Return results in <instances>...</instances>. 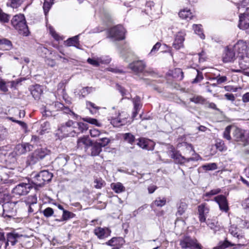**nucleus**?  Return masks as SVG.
<instances>
[{
  "instance_id": "a18cd8bd",
  "label": "nucleus",
  "mask_w": 249,
  "mask_h": 249,
  "mask_svg": "<svg viewBox=\"0 0 249 249\" xmlns=\"http://www.w3.org/2000/svg\"><path fill=\"white\" fill-rule=\"evenodd\" d=\"M140 102L141 99L139 96H136L133 99L134 110H140L141 107Z\"/></svg>"
},
{
  "instance_id": "c756f323",
  "label": "nucleus",
  "mask_w": 249,
  "mask_h": 249,
  "mask_svg": "<svg viewBox=\"0 0 249 249\" xmlns=\"http://www.w3.org/2000/svg\"><path fill=\"white\" fill-rule=\"evenodd\" d=\"M75 216V214L73 213H72L69 212L67 210H64V212H63V214L62 216V218L60 219H55L56 221H67L68 219L70 218H72L74 217Z\"/></svg>"
},
{
  "instance_id": "680f3d73",
  "label": "nucleus",
  "mask_w": 249,
  "mask_h": 249,
  "mask_svg": "<svg viewBox=\"0 0 249 249\" xmlns=\"http://www.w3.org/2000/svg\"><path fill=\"white\" fill-rule=\"evenodd\" d=\"M8 119H9L10 120L12 121V122H15V123H17L18 124L23 128H27V125H26V124L24 122L16 120H15L13 117H8Z\"/></svg>"
},
{
  "instance_id": "c03bdc74",
  "label": "nucleus",
  "mask_w": 249,
  "mask_h": 249,
  "mask_svg": "<svg viewBox=\"0 0 249 249\" xmlns=\"http://www.w3.org/2000/svg\"><path fill=\"white\" fill-rule=\"evenodd\" d=\"M42 213L45 217L49 218L53 215L54 211L52 208L47 207L45 209Z\"/></svg>"
},
{
  "instance_id": "c85d7f7f",
  "label": "nucleus",
  "mask_w": 249,
  "mask_h": 249,
  "mask_svg": "<svg viewBox=\"0 0 249 249\" xmlns=\"http://www.w3.org/2000/svg\"><path fill=\"white\" fill-rule=\"evenodd\" d=\"M42 93V89L40 86L35 85L31 90V94L35 99H37Z\"/></svg>"
},
{
  "instance_id": "79ce46f5",
  "label": "nucleus",
  "mask_w": 249,
  "mask_h": 249,
  "mask_svg": "<svg viewBox=\"0 0 249 249\" xmlns=\"http://www.w3.org/2000/svg\"><path fill=\"white\" fill-rule=\"evenodd\" d=\"M123 238L121 237H113L110 240L106 242V244L110 246H117L120 240H122Z\"/></svg>"
},
{
  "instance_id": "bb28decb",
  "label": "nucleus",
  "mask_w": 249,
  "mask_h": 249,
  "mask_svg": "<svg viewBox=\"0 0 249 249\" xmlns=\"http://www.w3.org/2000/svg\"><path fill=\"white\" fill-rule=\"evenodd\" d=\"M79 35L68 39L65 42V45L67 46H73L77 47V45L79 44Z\"/></svg>"
},
{
  "instance_id": "f8f14e48",
  "label": "nucleus",
  "mask_w": 249,
  "mask_h": 249,
  "mask_svg": "<svg viewBox=\"0 0 249 249\" xmlns=\"http://www.w3.org/2000/svg\"><path fill=\"white\" fill-rule=\"evenodd\" d=\"M248 17L249 14L247 13L240 14L238 26L240 29L245 30L246 33L249 35V23L247 22Z\"/></svg>"
},
{
  "instance_id": "423d86ee",
  "label": "nucleus",
  "mask_w": 249,
  "mask_h": 249,
  "mask_svg": "<svg viewBox=\"0 0 249 249\" xmlns=\"http://www.w3.org/2000/svg\"><path fill=\"white\" fill-rule=\"evenodd\" d=\"M74 128V122L70 120L58 128V134H62V136L64 137L69 136H74V134L76 133V131Z\"/></svg>"
},
{
  "instance_id": "6e6552de",
  "label": "nucleus",
  "mask_w": 249,
  "mask_h": 249,
  "mask_svg": "<svg viewBox=\"0 0 249 249\" xmlns=\"http://www.w3.org/2000/svg\"><path fill=\"white\" fill-rule=\"evenodd\" d=\"M125 30L122 25H117L111 28L109 31V37L116 40L124 38Z\"/></svg>"
},
{
  "instance_id": "5701e85b",
  "label": "nucleus",
  "mask_w": 249,
  "mask_h": 249,
  "mask_svg": "<svg viewBox=\"0 0 249 249\" xmlns=\"http://www.w3.org/2000/svg\"><path fill=\"white\" fill-rule=\"evenodd\" d=\"M239 227L238 228L236 226L231 225L229 229V232L234 237L239 239L242 238L244 237V232Z\"/></svg>"
},
{
  "instance_id": "f704fd0d",
  "label": "nucleus",
  "mask_w": 249,
  "mask_h": 249,
  "mask_svg": "<svg viewBox=\"0 0 249 249\" xmlns=\"http://www.w3.org/2000/svg\"><path fill=\"white\" fill-rule=\"evenodd\" d=\"M193 29L195 33L197 34L201 39L205 38V36L203 33L202 29L200 24H194L193 25Z\"/></svg>"
},
{
  "instance_id": "7ed1b4c3",
  "label": "nucleus",
  "mask_w": 249,
  "mask_h": 249,
  "mask_svg": "<svg viewBox=\"0 0 249 249\" xmlns=\"http://www.w3.org/2000/svg\"><path fill=\"white\" fill-rule=\"evenodd\" d=\"M169 154L170 157L174 160L176 163L180 164H185L191 161H197L200 159L199 155H196L195 157L186 158L185 156H182L179 152L175 150L174 149H172V150L170 151Z\"/></svg>"
},
{
  "instance_id": "4be33fe9",
  "label": "nucleus",
  "mask_w": 249,
  "mask_h": 249,
  "mask_svg": "<svg viewBox=\"0 0 249 249\" xmlns=\"http://www.w3.org/2000/svg\"><path fill=\"white\" fill-rule=\"evenodd\" d=\"M91 144V141L87 137L80 138L77 140V146L81 149H87Z\"/></svg>"
},
{
  "instance_id": "864d4df0",
  "label": "nucleus",
  "mask_w": 249,
  "mask_h": 249,
  "mask_svg": "<svg viewBox=\"0 0 249 249\" xmlns=\"http://www.w3.org/2000/svg\"><path fill=\"white\" fill-rule=\"evenodd\" d=\"M190 101L196 104H203L205 101V99L201 96H196L190 98Z\"/></svg>"
},
{
  "instance_id": "13d9d810",
  "label": "nucleus",
  "mask_w": 249,
  "mask_h": 249,
  "mask_svg": "<svg viewBox=\"0 0 249 249\" xmlns=\"http://www.w3.org/2000/svg\"><path fill=\"white\" fill-rule=\"evenodd\" d=\"M196 71H197V76L195 78V79H194V80H193V83H198V82L201 81L203 79V76L202 72L199 71L198 70H197Z\"/></svg>"
},
{
  "instance_id": "9b49d317",
  "label": "nucleus",
  "mask_w": 249,
  "mask_h": 249,
  "mask_svg": "<svg viewBox=\"0 0 249 249\" xmlns=\"http://www.w3.org/2000/svg\"><path fill=\"white\" fill-rule=\"evenodd\" d=\"M23 236V234L19 233L17 231L8 233L7 234V242L5 243V248L10 244L12 246H14L18 241L21 237Z\"/></svg>"
},
{
  "instance_id": "1a4fd4ad",
  "label": "nucleus",
  "mask_w": 249,
  "mask_h": 249,
  "mask_svg": "<svg viewBox=\"0 0 249 249\" xmlns=\"http://www.w3.org/2000/svg\"><path fill=\"white\" fill-rule=\"evenodd\" d=\"M33 188L30 183H21L17 185L13 190L14 194L18 196L27 195Z\"/></svg>"
},
{
  "instance_id": "473e14b6",
  "label": "nucleus",
  "mask_w": 249,
  "mask_h": 249,
  "mask_svg": "<svg viewBox=\"0 0 249 249\" xmlns=\"http://www.w3.org/2000/svg\"><path fill=\"white\" fill-rule=\"evenodd\" d=\"M187 208V204L185 202H180L178 204V211L176 215L178 216L182 215L185 212Z\"/></svg>"
},
{
  "instance_id": "de8ad7c7",
  "label": "nucleus",
  "mask_w": 249,
  "mask_h": 249,
  "mask_svg": "<svg viewBox=\"0 0 249 249\" xmlns=\"http://www.w3.org/2000/svg\"><path fill=\"white\" fill-rule=\"evenodd\" d=\"M166 202V200L165 198L162 199L158 198L153 202L152 205H155L158 207H162L165 205Z\"/></svg>"
},
{
  "instance_id": "f257e3e1",
  "label": "nucleus",
  "mask_w": 249,
  "mask_h": 249,
  "mask_svg": "<svg viewBox=\"0 0 249 249\" xmlns=\"http://www.w3.org/2000/svg\"><path fill=\"white\" fill-rule=\"evenodd\" d=\"M233 51L240 59L239 65L241 70H246L249 67V55L247 52L249 50V42L240 40L233 46Z\"/></svg>"
},
{
  "instance_id": "2f4dec72",
  "label": "nucleus",
  "mask_w": 249,
  "mask_h": 249,
  "mask_svg": "<svg viewBox=\"0 0 249 249\" xmlns=\"http://www.w3.org/2000/svg\"><path fill=\"white\" fill-rule=\"evenodd\" d=\"M74 127L75 128H78L79 132H76L77 133L81 132L83 133L85 131H86L88 129V125L87 124L80 122V123H74Z\"/></svg>"
},
{
  "instance_id": "dca6fc26",
  "label": "nucleus",
  "mask_w": 249,
  "mask_h": 249,
  "mask_svg": "<svg viewBox=\"0 0 249 249\" xmlns=\"http://www.w3.org/2000/svg\"><path fill=\"white\" fill-rule=\"evenodd\" d=\"M214 200L218 204L220 209L225 212L229 210L227 200L223 195H219L214 197Z\"/></svg>"
},
{
  "instance_id": "e2e57ef3",
  "label": "nucleus",
  "mask_w": 249,
  "mask_h": 249,
  "mask_svg": "<svg viewBox=\"0 0 249 249\" xmlns=\"http://www.w3.org/2000/svg\"><path fill=\"white\" fill-rule=\"evenodd\" d=\"M7 196V194L0 189V204L3 202Z\"/></svg>"
},
{
  "instance_id": "4c0bfd02",
  "label": "nucleus",
  "mask_w": 249,
  "mask_h": 249,
  "mask_svg": "<svg viewBox=\"0 0 249 249\" xmlns=\"http://www.w3.org/2000/svg\"><path fill=\"white\" fill-rule=\"evenodd\" d=\"M38 53L41 56L46 57L48 53H51L49 50L43 46H40L37 49Z\"/></svg>"
},
{
  "instance_id": "0e129e2a",
  "label": "nucleus",
  "mask_w": 249,
  "mask_h": 249,
  "mask_svg": "<svg viewBox=\"0 0 249 249\" xmlns=\"http://www.w3.org/2000/svg\"><path fill=\"white\" fill-rule=\"evenodd\" d=\"M45 62L48 66L53 67L56 65V62L54 60L51 58H47L45 60Z\"/></svg>"
},
{
  "instance_id": "5fc2aeb1",
  "label": "nucleus",
  "mask_w": 249,
  "mask_h": 249,
  "mask_svg": "<svg viewBox=\"0 0 249 249\" xmlns=\"http://www.w3.org/2000/svg\"><path fill=\"white\" fill-rule=\"evenodd\" d=\"M231 128V125H229L227 126L224 131L223 133V137L224 138L228 140H230L231 139V137L230 136V132Z\"/></svg>"
},
{
  "instance_id": "cd10ccee",
  "label": "nucleus",
  "mask_w": 249,
  "mask_h": 249,
  "mask_svg": "<svg viewBox=\"0 0 249 249\" xmlns=\"http://www.w3.org/2000/svg\"><path fill=\"white\" fill-rule=\"evenodd\" d=\"M25 0H8L7 6L13 8H18L21 5Z\"/></svg>"
},
{
  "instance_id": "7c9ffc66",
  "label": "nucleus",
  "mask_w": 249,
  "mask_h": 249,
  "mask_svg": "<svg viewBox=\"0 0 249 249\" xmlns=\"http://www.w3.org/2000/svg\"><path fill=\"white\" fill-rule=\"evenodd\" d=\"M149 142H150L148 140H146L144 138H140L137 144L143 149L149 150L150 149L149 147Z\"/></svg>"
},
{
  "instance_id": "bf43d9fd",
  "label": "nucleus",
  "mask_w": 249,
  "mask_h": 249,
  "mask_svg": "<svg viewBox=\"0 0 249 249\" xmlns=\"http://www.w3.org/2000/svg\"><path fill=\"white\" fill-rule=\"evenodd\" d=\"M220 192H221L220 189H213V190H212L211 191H210V192L206 193L205 194V196L209 197V196H212L216 195V194L219 193Z\"/></svg>"
},
{
  "instance_id": "0eeeda50",
  "label": "nucleus",
  "mask_w": 249,
  "mask_h": 249,
  "mask_svg": "<svg viewBox=\"0 0 249 249\" xmlns=\"http://www.w3.org/2000/svg\"><path fill=\"white\" fill-rule=\"evenodd\" d=\"M182 249H202L201 245L197 243L196 239L186 236L180 241Z\"/></svg>"
},
{
  "instance_id": "338daca9",
  "label": "nucleus",
  "mask_w": 249,
  "mask_h": 249,
  "mask_svg": "<svg viewBox=\"0 0 249 249\" xmlns=\"http://www.w3.org/2000/svg\"><path fill=\"white\" fill-rule=\"evenodd\" d=\"M53 106L56 110H62V108H64V105L58 102H55Z\"/></svg>"
},
{
  "instance_id": "052dcab7",
  "label": "nucleus",
  "mask_w": 249,
  "mask_h": 249,
  "mask_svg": "<svg viewBox=\"0 0 249 249\" xmlns=\"http://www.w3.org/2000/svg\"><path fill=\"white\" fill-rule=\"evenodd\" d=\"M90 134L92 137H97L100 134V131L95 128L91 129L90 130Z\"/></svg>"
},
{
  "instance_id": "c9c22d12",
  "label": "nucleus",
  "mask_w": 249,
  "mask_h": 249,
  "mask_svg": "<svg viewBox=\"0 0 249 249\" xmlns=\"http://www.w3.org/2000/svg\"><path fill=\"white\" fill-rule=\"evenodd\" d=\"M123 136L124 140L130 144H132L135 140V136L130 133H124Z\"/></svg>"
},
{
  "instance_id": "20e7f679",
  "label": "nucleus",
  "mask_w": 249,
  "mask_h": 249,
  "mask_svg": "<svg viewBox=\"0 0 249 249\" xmlns=\"http://www.w3.org/2000/svg\"><path fill=\"white\" fill-rule=\"evenodd\" d=\"M129 68L137 75L147 76L152 75L154 72L152 70H145V64L142 61L134 62L129 65Z\"/></svg>"
},
{
  "instance_id": "69168bd1",
  "label": "nucleus",
  "mask_w": 249,
  "mask_h": 249,
  "mask_svg": "<svg viewBox=\"0 0 249 249\" xmlns=\"http://www.w3.org/2000/svg\"><path fill=\"white\" fill-rule=\"evenodd\" d=\"M0 89L4 92L8 91V88L6 86L5 83L1 80H0Z\"/></svg>"
},
{
  "instance_id": "603ef678",
  "label": "nucleus",
  "mask_w": 249,
  "mask_h": 249,
  "mask_svg": "<svg viewBox=\"0 0 249 249\" xmlns=\"http://www.w3.org/2000/svg\"><path fill=\"white\" fill-rule=\"evenodd\" d=\"M174 77L182 80L183 78V73L180 69H176L173 72Z\"/></svg>"
},
{
  "instance_id": "aec40b11",
  "label": "nucleus",
  "mask_w": 249,
  "mask_h": 249,
  "mask_svg": "<svg viewBox=\"0 0 249 249\" xmlns=\"http://www.w3.org/2000/svg\"><path fill=\"white\" fill-rule=\"evenodd\" d=\"M236 52L233 49L227 48L223 56V60L224 62H230L233 61L235 59Z\"/></svg>"
},
{
  "instance_id": "f03ea898",
  "label": "nucleus",
  "mask_w": 249,
  "mask_h": 249,
  "mask_svg": "<svg viewBox=\"0 0 249 249\" xmlns=\"http://www.w3.org/2000/svg\"><path fill=\"white\" fill-rule=\"evenodd\" d=\"M11 24L19 34L24 36H28L29 32L23 14H19L14 16L11 20Z\"/></svg>"
},
{
  "instance_id": "f3484780",
  "label": "nucleus",
  "mask_w": 249,
  "mask_h": 249,
  "mask_svg": "<svg viewBox=\"0 0 249 249\" xmlns=\"http://www.w3.org/2000/svg\"><path fill=\"white\" fill-rule=\"evenodd\" d=\"M110 58L107 57L106 58L104 57H98L96 58H88L87 60L88 62L94 66H98L101 64H108L110 62Z\"/></svg>"
},
{
  "instance_id": "4d7b16f0",
  "label": "nucleus",
  "mask_w": 249,
  "mask_h": 249,
  "mask_svg": "<svg viewBox=\"0 0 249 249\" xmlns=\"http://www.w3.org/2000/svg\"><path fill=\"white\" fill-rule=\"evenodd\" d=\"M213 79L216 80L217 83L218 84H220L223 83H224L227 80V78L226 76H220L219 74Z\"/></svg>"
},
{
  "instance_id": "09e8293b",
  "label": "nucleus",
  "mask_w": 249,
  "mask_h": 249,
  "mask_svg": "<svg viewBox=\"0 0 249 249\" xmlns=\"http://www.w3.org/2000/svg\"><path fill=\"white\" fill-rule=\"evenodd\" d=\"M202 168L205 170H214L217 168V166L215 163H211L203 165Z\"/></svg>"
},
{
  "instance_id": "e433bc0d",
  "label": "nucleus",
  "mask_w": 249,
  "mask_h": 249,
  "mask_svg": "<svg viewBox=\"0 0 249 249\" xmlns=\"http://www.w3.org/2000/svg\"><path fill=\"white\" fill-rule=\"evenodd\" d=\"M112 189L116 193H120L125 191V187L120 182L114 184L112 186Z\"/></svg>"
},
{
  "instance_id": "9d476101",
  "label": "nucleus",
  "mask_w": 249,
  "mask_h": 249,
  "mask_svg": "<svg viewBox=\"0 0 249 249\" xmlns=\"http://www.w3.org/2000/svg\"><path fill=\"white\" fill-rule=\"evenodd\" d=\"M232 136L235 141L241 142H243L244 145H246L247 134L245 130L235 127L233 130Z\"/></svg>"
},
{
  "instance_id": "6ab92c4d",
  "label": "nucleus",
  "mask_w": 249,
  "mask_h": 249,
  "mask_svg": "<svg viewBox=\"0 0 249 249\" xmlns=\"http://www.w3.org/2000/svg\"><path fill=\"white\" fill-rule=\"evenodd\" d=\"M183 153L187 157L186 158L195 157L196 155H199L196 153L192 144L187 143H184L183 144Z\"/></svg>"
},
{
  "instance_id": "393cba45",
  "label": "nucleus",
  "mask_w": 249,
  "mask_h": 249,
  "mask_svg": "<svg viewBox=\"0 0 249 249\" xmlns=\"http://www.w3.org/2000/svg\"><path fill=\"white\" fill-rule=\"evenodd\" d=\"M91 153L90 155L92 156H96L98 155L100 152L102 151V148L101 147L100 144L97 142H95L92 143L91 142V145H90Z\"/></svg>"
},
{
  "instance_id": "2eb2a0df",
  "label": "nucleus",
  "mask_w": 249,
  "mask_h": 249,
  "mask_svg": "<svg viewBox=\"0 0 249 249\" xmlns=\"http://www.w3.org/2000/svg\"><path fill=\"white\" fill-rule=\"evenodd\" d=\"M94 233L100 239H103L110 236L111 230L107 228L97 227L94 230Z\"/></svg>"
},
{
  "instance_id": "ea45409f",
  "label": "nucleus",
  "mask_w": 249,
  "mask_h": 249,
  "mask_svg": "<svg viewBox=\"0 0 249 249\" xmlns=\"http://www.w3.org/2000/svg\"><path fill=\"white\" fill-rule=\"evenodd\" d=\"M53 0H45L43 4V9L45 15L48 13L50 9L53 4Z\"/></svg>"
},
{
  "instance_id": "72a5a7b5",
  "label": "nucleus",
  "mask_w": 249,
  "mask_h": 249,
  "mask_svg": "<svg viewBox=\"0 0 249 249\" xmlns=\"http://www.w3.org/2000/svg\"><path fill=\"white\" fill-rule=\"evenodd\" d=\"M11 42L5 38L0 40V47L5 50H10L12 48Z\"/></svg>"
},
{
  "instance_id": "39448f33",
  "label": "nucleus",
  "mask_w": 249,
  "mask_h": 249,
  "mask_svg": "<svg viewBox=\"0 0 249 249\" xmlns=\"http://www.w3.org/2000/svg\"><path fill=\"white\" fill-rule=\"evenodd\" d=\"M53 177L52 173L47 170H43L35 177L33 182L36 186L41 187L45 182L50 181Z\"/></svg>"
},
{
  "instance_id": "6e6d98bb",
  "label": "nucleus",
  "mask_w": 249,
  "mask_h": 249,
  "mask_svg": "<svg viewBox=\"0 0 249 249\" xmlns=\"http://www.w3.org/2000/svg\"><path fill=\"white\" fill-rule=\"evenodd\" d=\"M99 141V142H97L100 144L101 148L107 146L110 142V140L107 138H101Z\"/></svg>"
},
{
  "instance_id": "a19ab883",
  "label": "nucleus",
  "mask_w": 249,
  "mask_h": 249,
  "mask_svg": "<svg viewBox=\"0 0 249 249\" xmlns=\"http://www.w3.org/2000/svg\"><path fill=\"white\" fill-rule=\"evenodd\" d=\"M83 120L86 122L89 123V124H94L97 126H101L102 124L101 123L98 122L97 120L94 118H91L90 117H85L83 118Z\"/></svg>"
},
{
  "instance_id": "a211bd4d",
  "label": "nucleus",
  "mask_w": 249,
  "mask_h": 249,
  "mask_svg": "<svg viewBox=\"0 0 249 249\" xmlns=\"http://www.w3.org/2000/svg\"><path fill=\"white\" fill-rule=\"evenodd\" d=\"M209 209L205 204H201L198 206V212L199 219L201 222H204L207 214L209 213Z\"/></svg>"
},
{
  "instance_id": "ddd939ff",
  "label": "nucleus",
  "mask_w": 249,
  "mask_h": 249,
  "mask_svg": "<svg viewBox=\"0 0 249 249\" xmlns=\"http://www.w3.org/2000/svg\"><path fill=\"white\" fill-rule=\"evenodd\" d=\"M185 35V32L183 31H181L177 33L173 44V46L175 49L178 50L183 46V42L184 41Z\"/></svg>"
},
{
  "instance_id": "58836bf2",
  "label": "nucleus",
  "mask_w": 249,
  "mask_h": 249,
  "mask_svg": "<svg viewBox=\"0 0 249 249\" xmlns=\"http://www.w3.org/2000/svg\"><path fill=\"white\" fill-rule=\"evenodd\" d=\"M27 205H34L37 203V197L36 195H32L28 196L25 200Z\"/></svg>"
},
{
  "instance_id": "4468645a",
  "label": "nucleus",
  "mask_w": 249,
  "mask_h": 249,
  "mask_svg": "<svg viewBox=\"0 0 249 249\" xmlns=\"http://www.w3.org/2000/svg\"><path fill=\"white\" fill-rule=\"evenodd\" d=\"M33 146L28 143L18 144L15 148V152L17 155H20L32 150Z\"/></svg>"
},
{
  "instance_id": "a878e982",
  "label": "nucleus",
  "mask_w": 249,
  "mask_h": 249,
  "mask_svg": "<svg viewBox=\"0 0 249 249\" xmlns=\"http://www.w3.org/2000/svg\"><path fill=\"white\" fill-rule=\"evenodd\" d=\"M179 17L184 19L189 20L192 18L193 15L189 9H183L178 13Z\"/></svg>"
},
{
  "instance_id": "412c9836",
  "label": "nucleus",
  "mask_w": 249,
  "mask_h": 249,
  "mask_svg": "<svg viewBox=\"0 0 249 249\" xmlns=\"http://www.w3.org/2000/svg\"><path fill=\"white\" fill-rule=\"evenodd\" d=\"M123 115L121 113L119 114L117 117L112 118L110 120V123L114 127H119L124 125L126 122L125 119L126 117L124 116V118H122Z\"/></svg>"
},
{
  "instance_id": "b1692460",
  "label": "nucleus",
  "mask_w": 249,
  "mask_h": 249,
  "mask_svg": "<svg viewBox=\"0 0 249 249\" xmlns=\"http://www.w3.org/2000/svg\"><path fill=\"white\" fill-rule=\"evenodd\" d=\"M50 153V150H48L47 148H41L36 150L34 154L37 159L41 160L43 159L46 155H49Z\"/></svg>"
},
{
  "instance_id": "8fccbe9b",
  "label": "nucleus",
  "mask_w": 249,
  "mask_h": 249,
  "mask_svg": "<svg viewBox=\"0 0 249 249\" xmlns=\"http://www.w3.org/2000/svg\"><path fill=\"white\" fill-rule=\"evenodd\" d=\"M238 226L242 229H249V221L239 219L237 221Z\"/></svg>"
},
{
  "instance_id": "3c124183",
  "label": "nucleus",
  "mask_w": 249,
  "mask_h": 249,
  "mask_svg": "<svg viewBox=\"0 0 249 249\" xmlns=\"http://www.w3.org/2000/svg\"><path fill=\"white\" fill-rule=\"evenodd\" d=\"M7 129L3 126L0 125V141L5 139L8 135Z\"/></svg>"
},
{
  "instance_id": "37998d69",
  "label": "nucleus",
  "mask_w": 249,
  "mask_h": 249,
  "mask_svg": "<svg viewBox=\"0 0 249 249\" xmlns=\"http://www.w3.org/2000/svg\"><path fill=\"white\" fill-rule=\"evenodd\" d=\"M10 18V17L9 15L0 10V22L7 23L9 21Z\"/></svg>"
},
{
  "instance_id": "49530a36",
  "label": "nucleus",
  "mask_w": 249,
  "mask_h": 249,
  "mask_svg": "<svg viewBox=\"0 0 249 249\" xmlns=\"http://www.w3.org/2000/svg\"><path fill=\"white\" fill-rule=\"evenodd\" d=\"M94 89V88L90 87H86L83 88L81 90L80 93L83 97H84L87 95L91 92Z\"/></svg>"
},
{
  "instance_id": "774afa93",
  "label": "nucleus",
  "mask_w": 249,
  "mask_h": 249,
  "mask_svg": "<svg viewBox=\"0 0 249 249\" xmlns=\"http://www.w3.org/2000/svg\"><path fill=\"white\" fill-rule=\"evenodd\" d=\"M225 97L228 100L234 101L235 100V97L233 94L231 93H227L224 95Z\"/></svg>"
}]
</instances>
